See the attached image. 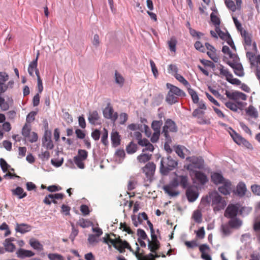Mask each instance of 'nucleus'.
Masks as SVG:
<instances>
[{
	"mask_svg": "<svg viewBox=\"0 0 260 260\" xmlns=\"http://www.w3.org/2000/svg\"><path fill=\"white\" fill-rule=\"evenodd\" d=\"M210 204L215 213L224 209L227 205L225 198L221 197L216 191L210 192L202 198L201 205L206 207Z\"/></svg>",
	"mask_w": 260,
	"mask_h": 260,
	"instance_id": "obj_1",
	"label": "nucleus"
},
{
	"mask_svg": "<svg viewBox=\"0 0 260 260\" xmlns=\"http://www.w3.org/2000/svg\"><path fill=\"white\" fill-rule=\"evenodd\" d=\"M112 235L115 238L111 239L109 235L107 234V237L104 238V242L105 243L109 244L110 243L120 253H124L125 248H127L131 252H134L131 245L126 241H123L119 236L117 237V235L114 234H112Z\"/></svg>",
	"mask_w": 260,
	"mask_h": 260,
	"instance_id": "obj_2",
	"label": "nucleus"
},
{
	"mask_svg": "<svg viewBox=\"0 0 260 260\" xmlns=\"http://www.w3.org/2000/svg\"><path fill=\"white\" fill-rule=\"evenodd\" d=\"M177 165V161L171 156L167 158H162L160 161V172L163 174H167L169 171L175 169Z\"/></svg>",
	"mask_w": 260,
	"mask_h": 260,
	"instance_id": "obj_3",
	"label": "nucleus"
},
{
	"mask_svg": "<svg viewBox=\"0 0 260 260\" xmlns=\"http://www.w3.org/2000/svg\"><path fill=\"white\" fill-rule=\"evenodd\" d=\"M241 35L244 41V46L245 49L247 51L246 57H247L248 53H252L253 55H255L257 51L256 45L255 42L252 44L251 35L245 30L242 31Z\"/></svg>",
	"mask_w": 260,
	"mask_h": 260,
	"instance_id": "obj_4",
	"label": "nucleus"
},
{
	"mask_svg": "<svg viewBox=\"0 0 260 260\" xmlns=\"http://www.w3.org/2000/svg\"><path fill=\"white\" fill-rule=\"evenodd\" d=\"M177 131V126L175 122L171 119H167L165 121L162 131V134L165 136L167 142L171 141L169 133H175Z\"/></svg>",
	"mask_w": 260,
	"mask_h": 260,
	"instance_id": "obj_5",
	"label": "nucleus"
},
{
	"mask_svg": "<svg viewBox=\"0 0 260 260\" xmlns=\"http://www.w3.org/2000/svg\"><path fill=\"white\" fill-rule=\"evenodd\" d=\"M218 69L220 71V75L221 77H224L227 81L232 84L235 85H240L241 81L237 78H233L232 74L228 69H225L222 64H219Z\"/></svg>",
	"mask_w": 260,
	"mask_h": 260,
	"instance_id": "obj_6",
	"label": "nucleus"
},
{
	"mask_svg": "<svg viewBox=\"0 0 260 260\" xmlns=\"http://www.w3.org/2000/svg\"><path fill=\"white\" fill-rule=\"evenodd\" d=\"M205 110L196 108L192 113V116L197 119V122L199 124H210V118L205 116Z\"/></svg>",
	"mask_w": 260,
	"mask_h": 260,
	"instance_id": "obj_7",
	"label": "nucleus"
},
{
	"mask_svg": "<svg viewBox=\"0 0 260 260\" xmlns=\"http://www.w3.org/2000/svg\"><path fill=\"white\" fill-rule=\"evenodd\" d=\"M240 59L238 56L232 61H226V63L230 66L234 70V73L238 76L243 77L244 75L243 68L242 64L239 62Z\"/></svg>",
	"mask_w": 260,
	"mask_h": 260,
	"instance_id": "obj_8",
	"label": "nucleus"
},
{
	"mask_svg": "<svg viewBox=\"0 0 260 260\" xmlns=\"http://www.w3.org/2000/svg\"><path fill=\"white\" fill-rule=\"evenodd\" d=\"M88 157V152L84 149H79L78 154L74 157V161L76 166L80 169H83L85 168L84 161Z\"/></svg>",
	"mask_w": 260,
	"mask_h": 260,
	"instance_id": "obj_9",
	"label": "nucleus"
},
{
	"mask_svg": "<svg viewBox=\"0 0 260 260\" xmlns=\"http://www.w3.org/2000/svg\"><path fill=\"white\" fill-rule=\"evenodd\" d=\"M186 160L191 163L187 166V170H191L192 168L202 169L204 167V161L203 158L201 156H190L187 157Z\"/></svg>",
	"mask_w": 260,
	"mask_h": 260,
	"instance_id": "obj_10",
	"label": "nucleus"
},
{
	"mask_svg": "<svg viewBox=\"0 0 260 260\" xmlns=\"http://www.w3.org/2000/svg\"><path fill=\"white\" fill-rule=\"evenodd\" d=\"M162 125V121L160 120H153L151 123V128L153 130V133L151 137V141L152 143L157 142L159 139L160 134V127Z\"/></svg>",
	"mask_w": 260,
	"mask_h": 260,
	"instance_id": "obj_11",
	"label": "nucleus"
},
{
	"mask_svg": "<svg viewBox=\"0 0 260 260\" xmlns=\"http://www.w3.org/2000/svg\"><path fill=\"white\" fill-rule=\"evenodd\" d=\"M215 30L217 33L218 37H219L222 40L225 41L234 50H236V48L233 41V39L227 30H226L225 32L221 30L220 27H217L216 29H215Z\"/></svg>",
	"mask_w": 260,
	"mask_h": 260,
	"instance_id": "obj_12",
	"label": "nucleus"
},
{
	"mask_svg": "<svg viewBox=\"0 0 260 260\" xmlns=\"http://www.w3.org/2000/svg\"><path fill=\"white\" fill-rule=\"evenodd\" d=\"M247 58L250 62L251 65L256 67V75L260 80V55H253L252 53H248Z\"/></svg>",
	"mask_w": 260,
	"mask_h": 260,
	"instance_id": "obj_13",
	"label": "nucleus"
},
{
	"mask_svg": "<svg viewBox=\"0 0 260 260\" xmlns=\"http://www.w3.org/2000/svg\"><path fill=\"white\" fill-rule=\"evenodd\" d=\"M103 113L105 118L111 119L113 122H115L118 118L117 113L114 112L113 107L110 103L107 104V106L103 110Z\"/></svg>",
	"mask_w": 260,
	"mask_h": 260,
	"instance_id": "obj_14",
	"label": "nucleus"
},
{
	"mask_svg": "<svg viewBox=\"0 0 260 260\" xmlns=\"http://www.w3.org/2000/svg\"><path fill=\"white\" fill-rule=\"evenodd\" d=\"M156 169L155 165L152 162L147 163L143 168V172L145 174L147 181H151Z\"/></svg>",
	"mask_w": 260,
	"mask_h": 260,
	"instance_id": "obj_15",
	"label": "nucleus"
},
{
	"mask_svg": "<svg viewBox=\"0 0 260 260\" xmlns=\"http://www.w3.org/2000/svg\"><path fill=\"white\" fill-rule=\"evenodd\" d=\"M218 187V191L224 196L230 194L233 189L232 182L229 179H225Z\"/></svg>",
	"mask_w": 260,
	"mask_h": 260,
	"instance_id": "obj_16",
	"label": "nucleus"
},
{
	"mask_svg": "<svg viewBox=\"0 0 260 260\" xmlns=\"http://www.w3.org/2000/svg\"><path fill=\"white\" fill-rule=\"evenodd\" d=\"M172 181L175 186H181L183 188H186L188 185V179L187 176L179 175L174 178Z\"/></svg>",
	"mask_w": 260,
	"mask_h": 260,
	"instance_id": "obj_17",
	"label": "nucleus"
},
{
	"mask_svg": "<svg viewBox=\"0 0 260 260\" xmlns=\"http://www.w3.org/2000/svg\"><path fill=\"white\" fill-rule=\"evenodd\" d=\"M177 187L173 184V182L172 181L169 184L165 185L163 187V189L170 196L176 197L179 194V191L176 190Z\"/></svg>",
	"mask_w": 260,
	"mask_h": 260,
	"instance_id": "obj_18",
	"label": "nucleus"
},
{
	"mask_svg": "<svg viewBox=\"0 0 260 260\" xmlns=\"http://www.w3.org/2000/svg\"><path fill=\"white\" fill-rule=\"evenodd\" d=\"M42 143L44 147L47 149H52L53 147V144L51 140V133L50 131L46 130L42 139Z\"/></svg>",
	"mask_w": 260,
	"mask_h": 260,
	"instance_id": "obj_19",
	"label": "nucleus"
},
{
	"mask_svg": "<svg viewBox=\"0 0 260 260\" xmlns=\"http://www.w3.org/2000/svg\"><path fill=\"white\" fill-rule=\"evenodd\" d=\"M186 196L189 202L195 201L199 196L197 188L193 186L189 187L186 189Z\"/></svg>",
	"mask_w": 260,
	"mask_h": 260,
	"instance_id": "obj_20",
	"label": "nucleus"
},
{
	"mask_svg": "<svg viewBox=\"0 0 260 260\" xmlns=\"http://www.w3.org/2000/svg\"><path fill=\"white\" fill-rule=\"evenodd\" d=\"M225 94L228 98L235 101L239 100L245 101L247 99V95L240 91H236L234 92H230L229 91H226Z\"/></svg>",
	"mask_w": 260,
	"mask_h": 260,
	"instance_id": "obj_21",
	"label": "nucleus"
},
{
	"mask_svg": "<svg viewBox=\"0 0 260 260\" xmlns=\"http://www.w3.org/2000/svg\"><path fill=\"white\" fill-rule=\"evenodd\" d=\"M238 210L239 208L237 206L230 204L225 210L224 216L228 218H234L237 216Z\"/></svg>",
	"mask_w": 260,
	"mask_h": 260,
	"instance_id": "obj_22",
	"label": "nucleus"
},
{
	"mask_svg": "<svg viewBox=\"0 0 260 260\" xmlns=\"http://www.w3.org/2000/svg\"><path fill=\"white\" fill-rule=\"evenodd\" d=\"M205 46L207 49L208 50L207 52V54L208 55V56L214 62H218L219 58L216 54V50L215 47L208 43H205Z\"/></svg>",
	"mask_w": 260,
	"mask_h": 260,
	"instance_id": "obj_23",
	"label": "nucleus"
},
{
	"mask_svg": "<svg viewBox=\"0 0 260 260\" xmlns=\"http://www.w3.org/2000/svg\"><path fill=\"white\" fill-rule=\"evenodd\" d=\"M166 86L169 89V91H170L171 92H172V93L177 96L178 97L185 96V93L178 87L174 86L170 83H167Z\"/></svg>",
	"mask_w": 260,
	"mask_h": 260,
	"instance_id": "obj_24",
	"label": "nucleus"
},
{
	"mask_svg": "<svg viewBox=\"0 0 260 260\" xmlns=\"http://www.w3.org/2000/svg\"><path fill=\"white\" fill-rule=\"evenodd\" d=\"M199 250L201 252V257L204 260H212L211 256L208 254L207 251L210 250L208 245L205 244H202L199 247Z\"/></svg>",
	"mask_w": 260,
	"mask_h": 260,
	"instance_id": "obj_25",
	"label": "nucleus"
},
{
	"mask_svg": "<svg viewBox=\"0 0 260 260\" xmlns=\"http://www.w3.org/2000/svg\"><path fill=\"white\" fill-rule=\"evenodd\" d=\"M16 255L18 257L23 259L33 256L35 253L30 250L19 248L16 252Z\"/></svg>",
	"mask_w": 260,
	"mask_h": 260,
	"instance_id": "obj_26",
	"label": "nucleus"
},
{
	"mask_svg": "<svg viewBox=\"0 0 260 260\" xmlns=\"http://www.w3.org/2000/svg\"><path fill=\"white\" fill-rule=\"evenodd\" d=\"M211 181L215 185H219L223 183L226 179L220 173L214 172L211 176Z\"/></svg>",
	"mask_w": 260,
	"mask_h": 260,
	"instance_id": "obj_27",
	"label": "nucleus"
},
{
	"mask_svg": "<svg viewBox=\"0 0 260 260\" xmlns=\"http://www.w3.org/2000/svg\"><path fill=\"white\" fill-rule=\"evenodd\" d=\"M31 230V226L25 223H17L16 227V231L22 234L29 232Z\"/></svg>",
	"mask_w": 260,
	"mask_h": 260,
	"instance_id": "obj_28",
	"label": "nucleus"
},
{
	"mask_svg": "<svg viewBox=\"0 0 260 260\" xmlns=\"http://www.w3.org/2000/svg\"><path fill=\"white\" fill-rule=\"evenodd\" d=\"M195 177L202 184H205L208 181L207 176L201 171L195 172Z\"/></svg>",
	"mask_w": 260,
	"mask_h": 260,
	"instance_id": "obj_29",
	"label": "nucleus"
},
{
	"mask_svg": "<svg viewBox=\"0 0 260 260\" xmlns=\"http://www.w3.org/2000/svg\"><path fill=\"white\" fill-rule=\"evenodd\" d=\"M100 119V116L97 111H93L89 113L88 120L92 124H95Z\"/></svg>",
	"mask_w": 260,
	"mask_h": 260,
	"instance_id": "obj_30",
	"label": "nucleus"
},
{
	"mask_svg": "<svg viewBox=\"0 0 260 260\" xmlns=\"http://www.w3.org/2000/svg\"><path fill=\"white\" fill-rule=\"evenodd\" d=\"M246 113L249 116L253 118H257L258 117V112L256 109L252 105H250L245 110Z\"/></svg>",
	"mask_w": 260,
	"mask_h": 260,
	"instance_id": "obj_31",
	"label": "nucleus"
},
{
	"mask_svg": "<svg viewBox=\"0 0 260 260\" xmlns=\"http://www.w3.org/2000/svg\"><path fill=\"white\" fill-rule=\"evenodd\" d=\"M14 240V238H8L5 241L4 246L6 251L9 252H13L15 249V245L12 243Z\"/></svg>",
	"mask_w": 260,
	"mask_h": 260,
	"instance_id": "obj_32",
	"label": "nucleus"
},
{
	"mask_svg": "<svg viewBox=\"0 0 260 260\" xmlns=\"http://www.w3.org/2000/svg\"><path fill=\"white\" fill-rule=\"evenodd\" d=\"M166 101L168 104L173 105L178 102V97L169 91L166 98Z\"/></svg>",
	"mask_w": 260,
	"mask_h": 260,
	"instance_id": "obj_33",
	"label": "nucleus"
},
{
	"mask_svg": "<svg viewBox=\"0 0 260 260\" xmlns=\"http://www.w3.org/2000/svg\"><path fill=\"white\" fill-rule=\"evenodd\" d=\"M247 190L246 185L243 182H239L237 186L236 193L240 197H243L245 194Z\"/></svg>",
	"mask_w": 260,
	"mask_h": 260,
	"instance_id": "obj_34",
	"label": "nucleus"
},
{
	"mask_svg": "<svg viewBox=\"0 0 260 260\" xmlns=\"http://www.w3.org/2000/svg\"><path fill=\"white\" fill-rule=\"evenodd\" d=\"M111 141L112 145L114 147H117L120 143V136L117 132H115L111 134Z\"/></svg>",
	"mask_w": 260,
	"mask_h": 260,
	"instance_id": "obj_35",
	"label": "nucleus"
},
{
	"mask_svg": "<svg viewBox=\"0 0 260 260\" xmlns=\"http://www.w3.org/2000/svg\"><path fill=\"white\" fill-rule=\"evenodd\" d=\"M148 248L149 250L153 253H156V250H157L160 247V243L159 242H155V241H150L149 239H148Z\"/></svg>",
	"mask_w": 260,
	"mask_h": 260,
	"instance_id": "obj_36",
	"label": "nucleus"
},
{
	"mask_svg": "<svg viewBox=\"0 0 260 260\" xmlns=\"http://www.w3.org/2000/svg\"><path fill=\"white\" fill-rule=\"evenodd\" d=\"M210 19L215 26V29L217 27H220V19L219 17L217 16L214 12L212 13L210 15Z\"/></svg>",
	"mask_w": 260,
	"mask_h": 260,
	"instance_id": "obj_37",
	"label": "nucleus"
},
{
	"mask_svg": "<svg viewBox=\"0 0 260 260\" xmlns=\"http://www.w3.org/2000/svg\"><path fill=\"white\" fill-rule=\"evenodd\" d=\"M37 65V60H33L29 63L28 68V72L31 76H34V72L35 71L36 74V70H38Z\"/></svg>",
	"mask_w": 260,
	"mask_h": 260,
	"instance_id": "obj_38",
	"label": "nucleus"
},
{
	"mask_svg": "<svg viewBox=\"0 0 260 260\" xmlns=\"http://www.w3.org/2000/svg\"><path fill=\"white\" fill-rule=\"evenodd\" d=\"M140 146L145 147V148L143 149V152H144L146 150L152 152L154 150L153 146L146 138L143 139V142L142 143V145H140Z\"/></svg>",
	"mask_w": 260,
	"mask_h": 260,
	"instance_id": "obj_39",
	"label": "nucleus"
},
{
	"mask_svg": "<svg viewBox=\"0 0 260 260\" xmlns=\"http://www.w3.org/2000/svg\"><path fill=\"white\" fill-rule=\"evenodd\" d=\"M177 41L175 37H172L169 41H168L169 48L171 52H175L176 51V45Z\"/></svg>",
	"mask_w": 260,
	"mask_h": 260,
	"instance_id": "obj_40",
	"label": "nucleus"
},
{
	"mask_svg": "<svg viewBox=\"0 0 260 260\" xmlns=\"http://www.w3.org/2000/svg\"><path fill=\"white\" fill-rule=\"evenodd\" d=\"M137 246L136 251L134 252L136 257L138 260H151L149 254L148 255H142V254L139 253L140 247L138 246L137 243H136Z\"/></svg>",
	"mask_w": 260,
	"mask_h": 260,
	"instance_id": "obj_41",
	"label": "nucleus"
},
{
	"mask_svg": "<svg viewBox=\"0 0 260 260\" xmlns=\"http://www.w3.org/2000/svg\"><path fill=\"white\" fill-rule=\"evenodd\" d=\"M152 155L146 153H142L137 157V159L140 163H145L151 158Z\"/></svg>",
	"mask_w": 260,
	"mask_h": 260,
	"instance_id": "obj_42",
	"label": "nucleus"
},
{
	"mask_svg": "<svg viewBox=\"0 0 260 260\" xmlns=\"http://www.w3.org/2000/svg\"><path fill=\"white\" fill-rule=\"evenodd\" d=\"M12 191L14 194L19 196V199L23 198L27 195L26 193L24 192L23 189L19 186L17 187Z\"/></svg>",
	"mask_w": 260,
	"mask_h": 260,
	"instance_id": "obj_43",
	"label": "nucleus"
},
{
	"mask_svg": "<svg viewBox=\"0 0 260 260\" xmlns=\"http://www.w3.org/2000/svg\"><path fill=\"white\" fill-rule=\"evenodd\" d=\"M222 51L223 53L227 54L229 58L232 60L238 57L237 54L232 53L230 48L227 46H223L222 47Z\"/></svg>",
	"mask_w": 260,
	"mask_h": 260,
	"instance_id": "obj_44",
	"label": "nucleus"
},
{
	"mask_svg": "<svg viewBox=\"0 0 260 260\" xmlns=\"http://www.w3.org/2000/svg\"><path fill=\"white\" fill-rule=\"evenodd\" d=\"M230 134L234 141L236 143H237L239 145H241V142H242L244 138H243L242 136L239 135L238 134H237L234 131L233 133H231Z\"/></svg>",
	"mask_w": 260,
	"mask_h": 260,
	"instance_id": "obj_45",
	"label": "nucleus"
},
{
	"mask_svg": "<svg viewBox=\"0 0 260 260\" xmlns=\"http://www.w3.org/2000/svg\"><path fill=\"white\" fill-rule=\"evenodd\" d=\"M29 243L30 246L35 249L38 250L42 249V245L38 240H36L35 239H30Z\"/></svg>",
	"mask_w": 260,
	"mask_h": 260,
	"instance_id": "obj_46",
	"label": "nucleus"
},
{
	"mask_svg": "<svg viewBox=\"0 0 260 260\" xmlns=\"http://www.w3.org/2000/svg\"><path fill=\"white\" fill-rule=\"evenodd\" d=\"M229 225L233 228H238L242 225V221L238 218H234L229 221Z\"/></svg>",
	"mask_w": 260,
	"mask_h": 260,
	"instance_id": "obj_47",
	"label": "nucleus"
},
{
	"mask_svg": "<svg viewBox=\"0 0 260 260\" xmlns=\"http://www.w3.org/2000/svg\"><path fill=\"white\" fill-rule=\"evenodd\" d=\"M115 80L117 84H119L120 86H123L124 82V79L123 76L116 71L115 72Z\"/></svg>",
	"mask_w": 260,
	"mask_h": 260,
	"instance_id": "obj_48",
	"label": "nucleus"
},
{
	"mask_svg": "<svg viewBox=\"0 0 260 260\" xmlns=\"http://www.w3.org/2000/svg\"><path fill=\"white\" fill-rule=\"evenodd\" d=\"M188 92L189 94L190 95L192 102L194 104H197L199 103V98L197 93V92L192 89H191L188 87Z\"/></svg>",
	"mask_w": 260,
	"mask_h": 260,
	"instance_id": "obj_49",
	"label": "nucleus"
},
{
	"mask_svg": "<svg viewBox=\"0 0 260 260\" xmlns=\"http://www.w3.org/2000/svg\"><path fill=\"white\" fill-rule=\"evenodd\" d=\"M137 145L131 142L126 147V150L128 153L133 154L137 150Z\"/></svg>",
	"mask_w": 260,
	"mask_h": 260,
	"instance_id": "obj_50",
	"label": "nucleus"
},
{
	"mask_svg": "<svg viewBox=\"0 0 260 260\" xmlns=\"http://www.w3.org/2000/svg\"><path fill=\"white\" fill-rule=\"evenodd\" d=\"M36 76L37 77V87L38 93H41L43 90V86L42 79L40 76L39 70H36Z\"/></svg>",
	"mask_w": 260,
	"mask_h": 260,
	"instance_id": "obj_51",
	"label": "nucleus"
},
{
	"mask_svg": "<svg viewBox=\"0 0 260 260\" xmlns=\"http://www.w3.org/2000/svg\"><path fill=\"white\" fill-rule=\"evenodd\" d=\"M174 77L178 81L182 83L187 88L190 86V84L188 82L182 75L177 73L176 74V75H174Z\"/></svg>",
	"mask_w": 260,
	"mask_h": 260,
	"instance_id": "obj_52",
	"label": "nucleus"
},
{
	"mask_svg": "<svg viewBox=\"0 0 260 260\" xmlns=\"http://www.w3.org/2000/svg\"><path fill=\"white\" fill-rule=\"evenodd\" d=\"M225 4L226 7L233 12L236 11L237 9H239L240 7L238 8L236 6L234 2L232 0H224Z\"/></svg>",
	"mask_w": 260,
	"mask_h": 260,
	"instance_id": "obj_53",
	"label": "nucleus"
},
{
	"mask_svg": "<svg viewBox=\"0 0 260 260\" xmlns=\"http://www.w3.org/2000/svg\"><path fill=\"white\" fill-rule=\"evenodd\" d=\"M92 223L88 220L82 218L78 222V224L83 228H88L91 225Z\"/></svg>",
	"mask_w": 260,
	"mask_h": 260,
	"instance_id": "obj_54",
	"label": "nucleus"
},
{
	"mask_svg": "<svg viewBox=\"0 0 260 260\" xmlns=\"http://www.w3.org/2000/svg\"><path fill=\"white\" fill-rule=\"evenodd\" d=\"M30 125L27 123H25L22 129V134L25 137H27L30 133Z\"/></svg>",
	"mask_w": 260,
	"mask_h": 260,
	"instance_id": "obj_55",
	"label": "nucleus"
},
{
	"mask_svg": "<svg viewBox=\"0 0 260 260\" xmlns=\"http://www.w3.org/2000/svg\"><path fill=\"white\" fill-rule=\"evenodd\" d=\"M71 226H72V232L70 235V239L71 240L72 242L74 241L75 237L78 235L79 231L78 230L76 229L75 228L74 224L73 223H71Z\"/></svg>",
	"mask_w": 260,
	"mask_h": 260,
	"instance_id": "obj_56",
	"label": "nucleus"
},
{
	"mask_svg": "<svg viewBox=\"0 0 260 260\" xmlns=\"http://www.w3.org/2000/svg\"><path fill=\"white\" fill-rule=\"evenodd\" d=\"M0 108L3 111H6L9 108V105L6 102L4 98L0 96Z\"/></svg>",
	"mask_w": 260,
	"mask_h": 260,
	"instance_id": "obj_57",
	"label": "nucleus"
},
{
	"mask_svg": "<svg viewBox=\"0 0 260 260\" xmlns=\"http://www.w3.org/2000/svg\"><path fill=\"white\" fill-rule=\"evenodd\" d=\"M0 166L4 172H6L10 167V166L2 158H0Z\"/></svg>",
	"mask_w": 260,
	"mask_h": 260,
	"instance_id": "obj_58",
	"label": "nucleus"
},
{
	"mask_svg": "<svg viewBox=\"0 0 260 260\" xmlns=\"http://www.w3.org/2000/svg\"><path fill=\"white\" fill-rule=\"evenodd\" d=\"M184 244L188 248L193 249L198 246L197 241L196 240L191 241H185Z\"/></svg>",
	"mask_w": 260,
	"mask_h": 260,
	"instance_id": "obj_59",
	"label": "nucleus"
},
{
	"mask_svg": "<svg viewBox=\"0 0 260 260\" xmlns=\"http://www.w3.org/2000/svg\"><path fill=\"white\" fill-rule=\"evenodd\" d=\"M189 33L191 36L193 37H197L198 39H200L201 36H203V34L196 31L195 29H192L190 27H189Z\"/></svg>",
	"mask_w": 260,
	"mask_h": 260,
	"instance_id": "obj_60",
	"label": "nucleus"
},
{
	"mask_svg": "<svg viewBox=\"0 0 260 260\" xmlns=\"http://www.w3.org/2000/svg\"><path fill=\"white\" fill-rule=\"evenodd\" d=\"M27 138L28 140L31 143L36 142L38 139L37 134L34 132L30 133Z\"/></svg>",
	"mask_w": 260,
	"mask_h": 260,
	"instance_id": "obj_61",
	"label": "nucleus"
},
{
	"mask_svg": "<svg viewBox=\"0 0 260 260\" xmlns=\"http://www.w3.org/2000/svg\"><path fill=\"white\" fill-rule=\"evenodd\" d=\"M225 105L228 108L233 111L237 112L238 111V107L237 105L234 103L228 102L225 103Z\"/></svg>",
	"mask_w": 260,
	"mask_h": 260,
	"instance_id": "obj_62",
	"label": "nucleus"
},
{
	"mask_svg": "<svg viewBox=\"0 0 260 260\" xmlns=\"http://www.w3.org/2000/svg\"><path fill=\"white\" fill-rule=\"evenodd\" d=\"M104 133L102 134V138H101V142L102 143L105 145L107 146L108 144V131L105 128H104Z\"/></svg>",
	"mask_w": 260,
	"mask_h": 260,
	"instance_id": "obj_63",
	"label": "nucleus"
},
{
	"mask_svg": "<svg viewBox=\"0 0 260 260\" xmlns=\"http://www.w3.org/2000/svg\"><path fill=\"white\" fill-rule=\"evenodd\" d=\"M48 257L50 260H63V256L57 253H50Z\"/></svg>",
	"mask_w": 260,
	"mask_h": 260,
	"instance_id": "obj_64",
	"label": "nucleus"
}]
</instances>
